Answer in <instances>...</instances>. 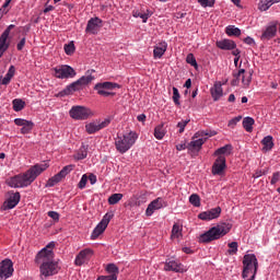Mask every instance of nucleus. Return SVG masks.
Instances as JSON below:
<instances>
[{"label":"nucleus","instance_id":"56","mask_svg":"<svg viewBox=\"0 0 280 280\" xmlns=\"http://www.w3.org/2000/svg\"><path fill=\"white\" fill-rule=\"evenodd\" d=\"M96 280H117L115 276H100Z\"/></svg>","mask_w":280,"mask_h":280},{"label":"nucleus","instance_id":"60","mask_svg":"<svg viewBox=\"0 0 280 280\" xmlns=\"http://www.w3.org/2000/svg\"><path fill=\"white\" fill-rule=\"evenodd\" d=\"M176 150H178V152H180L183 150H187V144H185V143L177 144Z\"/></svg>","mask_w":280,"mask_h":280},{"label":"nucleus","instance_id":"47","mask_svg":"<svg viewBox=\"0 0 280 280\" xmlns=\"http://www.w3.org/2000/svg\"><path fill=\"white\" fill-rule=\"evenodd\" d=\"M228 246L230 248L228 250L229 255H236L237 254V242L229 243Z\"/></svg>","mask_w":280,"mask_h":280},{"label":"nucleus","instance_id":"6","mask_svg":"<svg viewBox=\"0 0 280 280\" xmlns=\"http://www.w3.org/2000/svg\"><path fill=\"white\" fill-rule=\"evenodd\" d=\"M258 269L259 261L257 260V256L255 254H246L243 257V279H248V275H257Z\"/></svg>","mask_w":280,"mask_h":280},{"label":"nucleus","instance_id":"24","mask_svg":"<svg viewBox=\"0 0 280 280\" xmlns=\"http://www.w3.org/2000/svg\"><path fill=\"white\" fill-rule=\"evenodd\" d=\"M215 46L219 49H223L224 51H231L237 47V44H235L233 39H222V40H218L215 43Z\"/></svg>","mask_w":280,"mask_h":280},{"label":"nucleus","instance_id":"29","mask_svg":"<svg viewBox=\"0 0 280 280\" xmlns=\"http://www.w3.org/2000/svg\"><path fill=\"white\" fill-rule=\"evenodd\" d=\"M261 143L264 145L262 151L264 152H270L275 148V141L272 139V136H266L262 140Z\"/></svg>","mask_w":280,"mask_h":280},{"label":"nucleus","instance_id":"40","mask_svg":"<svg viewBox=\"0 0 280 280\" xmlns=\"http://www.w3.org/2000/svg\"><path fill=\"white\" fill-rule=\"evenodd\" d=\"M112 218H115V213H113V212H107V213L103 217V219H102V221L100 222V224L103 225V226H105V229H107L108 224L110 223V219H112Z\"/></svg>","mask_w":280,"mask_h":280},{"label":"nucleus","instance_id":"21","mask_svg":"<svg viewBox=\"0 0 280 280\" xmlns=\"http://www.w3.org/2000/svg\"><path fill=\"white\" fill-rule=\"evenodd\" d=\"M100 27H102V19L92 18L88 21L85 32L88 34H97V32H100Z\"/></svg>","mask_w":280,"mask_h":280},{"label":"nucleus","instance_id":"8","mask_svg":"<svg viewBox=\"0 0 280 280\" xmlns=\"http://www.w3.org/2000/svg\"><path fill=\"white\" fill-rule=\"evenodd\" d=\"M110 121H113V117L108 116L103 121L96 120L85 125V130L88 135H95V132H100V130L108 128V126H110Z\"/></svg>","mask_w":280,"mask_h":280},{"label":"nucleus","instance_id":"59","mask_svg":"<svg viewBox=\"0 0 280 280\" xmlns=\"http://www.w3.org/2000/svg\"><path fill=\"white\" fill-rule=\"evenodd\" d=\"M77 159L79 161H83V159H86V151H81V153H78Z\"/></svg>","mask_w":280,"mask_h":280},{"label":"nucleus","instance_id":"51","mask_svg":"<svg viewBox=\"0 0 280 280\" xmlns=\"http://www.w3.org/2000/svg\"><path fill=\"white\" fill-rule=\"evenodd\" d=\"M133 16L136 19H142V23H148V18L150 16V14L136 12V13H133Z\"/></svg>","mask_w":280,"mask_h":280},{"label":"nucleus","instance_id":"11","mask_svg":"<svg viewBox=\"0 0 280 280\" xmlns=\"http://www.w3.org/2000/svg\"><path fill=\"white\" fill-rule=\"evenodd\" d=\"M14 275V262L12 259L5 258L0 262V279H10Z\"/></svg>","mask_w":280,"mask_h":280},{"label":"nucleus","instance_id":"46","mask_svg":"<svg viewBox=\"0 0 280 280\" xmlns=\"http://www.w3.org/2000/svg\"><path fill=\"white\" fill-rule=\"evenodd\" d=\"M198 137H215V131H211L210 133L208 131H198L195 133L194 139H198Z\"/></svg>","mask_w":280,"mask_h":280},{"label":"nucleus","instance_id":"48","mask_svg":"<svg viewBox=\"0 0 280 280\" xmlns=\"http://www.w3.org/2000/svg\"><path fill=\"white\" fill-rule=\"evenodd\" d=\"M65 51L67 56H71V54L75 51V45L73 44V42L65 45Z\"/></svg>","mask_w":280,"mask_h":280},{"label":"nucleus","instance_id":"55","mask_svg":"<svg viewBox=\"0 0 280 280\" xmlns=\"http://www.w3.org/2000/svg\"><path fill=\"white\" fill-rule=\"evenodd\" d=\"M26 39L23 37L16 45L18 51H23V48L25 47Z\"/></svg>","mask_w":280,"mask_h":280},{"label":"nucleus","instance_id":"33","mask_svg":"<svg viewBox=\"0 0 280 280\" xmlns=\"http://www.w3.org/2000/svg\"><path fill=\"white\" fill-rule=\"evenodd\" d=\"M173 238L183 237V225L179 223H175L172 229V235Z\"/></svg>","mask_w":280,"mask_h":280},{"label":"nucleus","instance_id":"32","mask_svg":"<svg viewBox=\"0 0 280 280\" xmlns=\"http://www.w3.org/2000/svg\"><path fill=\"white\" fill-rule=\"evenodd\" d=\"M106 272H108L109 277H116L119 275V267L115 264H108L105 268Z\"/></svg>","mask_w":280,"mask_h":280},{"label":"nucleus","instance_id":"62","mask_svg":"<svg viewBox=\"0 0 280 280\" xmlns=\"http://www.w3.org/2000/svg\"><path fill=\"white\" fill-rule=\"evenodd\" d=\"M264 174H266V171H256V173L254 174V177L259 178V177L264 176Z\"/></svg>","mask_w":280,"mask_h":280},{"label":"nucleus","instance_id":"34","mask_svg":"<svg viewBox=\"0 0 280 280\" xmlns=\"http://www.w3.org/2000/svg\"><path fill=\"white\" fill-rule=\"evenodd\" d=\"M253 126H255V119L252 117H245L243 119V128L246 130V132H250L253 130Z\"/></svg>","mask_w":280,"mask_h":280},{"label":"nucleus","instance_id":"58","mask_svg":"<svg viewBox=\"0 0 280 280\" xmlns=\"http://www.w3.org/2000/svg\"><path fill=\"white\" fill-rule=\"evenodd\" d=\"M91 185H95V183H97V176L95 174H90V176L88 177Z\"/></svg>","mask_w":280,"mask_h":280},{"label":"nucleus","instance_id":"12","mask_svg":"<svg viewBox=\"0 0 280 280\" xmlns=\"http://www.w3.org/2000/svg\"><path fill=\"white\" fill-rule=\"evenodd\" d=\"M73 172V165L65 166L58 174L48 179L46 187H55L58 185L63 178H67L69 174Z\"/></svg>","mask_w":280,"mask_h":280},{"label":"nucleus","instance_id":"44","mask_svg":"<svg viewBox=\"0 0 280 280\" xmlns=\"http://www.w3.org/2000/svg\"><path fill=\"white\" fill-rule=\"evenodd\" d=\"M189 202L190 205H192V207H200V196H198L197 194H192L189 197Z\"/></svg>","mask_w":280,"mask_h":280},{"label":"nucleus","instance_id":"53","mask_svg":"<svg viewBox=\"0 0 280 280\" xmlns=\"http://www.w3.org/2000/svg\"><path fill=\"white\" fill-rule=\"evenodd\" d=\"M47 215L48 218H51V220H55V222H58V220H60V214L56 211H48Z\"/></svg>","mask_w":280,"mask_h":280},{"label":"nucleus","instance_id":"4","mask_svg":"<svg viewBox=\"0 0 280 280\" xmlns=\"http://www.w3.org/2000/svg\"><path fill=\"white\" fill-rule=\"evenodd\" d=\"M95 73V70H88L85 72V75L81 77L79 80L72 82L71 84L67 85L65 90L59 92V97H65L67 95H73L78 91H82L84 86L88 84H91L93 80H95V77L93 75Z\"/></svg>","mask_w":280,"mask_h":280},{"label":"nucleus","instance_id":"14","mask_svg":"<svg viewBox=\"0 0 280 280\" xmlns=\"http://www.w3.org/2000/svg\"><path fill=\"white\" fill-rule=\"evenodd\" d=\"M226 170V156L220 155L212 165L213 176H222Z\"/></svg>","mask_w":280,"mask_h":280},{"label":"nucleus","instance_id":"52","mask_svg":"<svg viewBox=\"0 0 280 280\" xmlns=\"http://www.w3.org/2000/svg\"><path fill=\"white\" fill-rule=\"evenodd\" d=\"M187 124H189V120H182L177 124V128H179L180 135H183V132H185V128L187 127Z\"/></svg>","mask_w":280,"mask_h":280},{"label":"nucleus","instance_id":"25","mask_svg":"<svg viewBox=\"0 0 280 280\" xmlns=\"http://www.w3.org/2000/svg\"><path fill=\"white\" fill-rule=\"evenodd\" d=\"M211 97L214 102H218L222 95H224V92L222 90V82H215L213 86L210 89Z\"/></svg>","mask_w":280,"mask_h":280},{"label":"nucleus","instance_id":"13","mask_svg":"<svg viewBox=\"0 0 280 280\" xmlns=\"http://www.w3.org/2000/svg\"><path fill=\"white\" fill-rule=\"evenodd\" d=\"M246 73L245 69H240L237 72H233V80H232V86H237L240 84V78L242 75V83L244 86H248L250 84V81L253 80V73L244 74Z\"/></svg>","mask_w":280,"mask_h":280},{"label":"nucleus","instance_id":"42","mask_svg":"<svg viewBox=\"0 0 280 280\" xmlns=\"http://www.w3.org/2000/svg\"><path fill=\"white\" fill-rule=\"evenodd\" d=\"M186 62L194 67L195 69H198V61H196V57L194 54H188L186 57Z\"/></svg>","mask_w":280,"mask_h":280},{"label":"nucleus","instance_id":"20","mask_svg":"<svg viewBox=\"0 0 280 280\" xmlns=\"http://www.w3.org/2000/svg\"><path fill=\"white\" fill-rule=\"evenodd\" d=\"M164 270L166 272H184L183 264H180L178 260H174L172 258L166 259L164 264Z\"/></svg>","mask_w":280,"mask_h":280},{"label":"nucleus","instance_id":"16","mask_svg":"<svg viewBox=\"0 0 280 280\" xmlns=\"http://www.w3.org/2000/svg\"><path fill=\"white\" fill-rule=\"evenodd\" d=\"M148 202V191L142 190L136 195H133L129 201L128 206L129 207H141V205H145Z\"/></svg>","mask_w":280,"mask_h":280},{"label":"nucleus","instance_id":"57","mask_svg":"<svg viewBox=\"0 0 280 280\" xmlns=\"http://www.w3.org/2000/svg\"><path fill=\"white\" fill-rule=\"evenodd\" d=\"M12 30H14V24H10L2 34H4L5 36H10V32H12Z\"/></svg>","mask_w":280,"mask_h":280},{"label":"nucleus","instance_id":"3","mask_svg":"<svg viewBox=\"0 0 280 280\" xmlns=\"http://www.w3.org/2000/svg\"><path fill=\"white\" fill-rule=\"evenodd\" d=\"M233 229V224L231 223H219L218 225L211 228L206 233L199 236V242L201 244H209V242H214V240H220V237H224L228 233Z\"/></svg>","mask_w":280,"mask_h":280},{"label":"nucleus","instance_id":"7","mask_svg":"<svg viewBox=\"0 0 280 280\" xmlns=\"http://www.w3.org/2000/svg\"><path fill=\"white\" fill-rule=\"evenodd\" d=\"M119 84L115 82H100L94 85V91L102 97H115L116 93L113 92L115 89H119Z\"/></svg>","mask_w":280,"mask_h":280},{"label":"nucleus","instance_id":"9","mask_svg":"<svg viewBox=\"0 0 280 280\" xmlns=\"http://www.w3.org/2000/svg\"><path fill=\"white\" fill-rule=\"evenodd\" d=\"M55 78L59 80H69V78H75L77 72L75 69L71 68V66L62 65L54 68Z\"/></svg>","mask_w":280,"mask_h":280},{"label":"nucleus","instance_id":"27","mask_svg":"<svg viewBox=\"0 0 280 280\" xmlns=\"http://www.w3.org/2000/svg\"><path fill=\"white\" fill-rule=\"evenodd\" d=\"M7 49H10V36L2 33L0 35V58H3Z\"/></svg>","mask_w":280,"mask_h":280},{"label":"nucleus","instance_id":"36","mask_svg":"<svg viewBox=\"0 0 280 280\" xmlns=\"http://www.w3.org/2000/svg\"><path fill=\"white\" fill-rule=\"evenodd\" d=\"M104 231H106V226L102 225V223H98L92 232V240H97V237H100Z\"/></svg>","mask_w":280,"mask_h":280},{"label":"nucleus","instance_id":"10","mask_svg":"<svg viewBox=\"0 0 280 280\" xmlns=\"http://www.w3.org/2000/svg\"><path fill=\"white\" fill-rule=\"evenodd\" d=\"M69 115L72 119L84 120L89 119V117H91L93 113L91 112V109L84 106H73L70 109Z\"/></svg>","mask_w":280,"mask_h":280},{"label":"nucleus","instance_id":"43","mask_svg":"<svg viewBox=\"0 0 280 280\" xmlns=\"http://www.w3.org/2000/svg\"><path fill=\"white\" fill-rule=\"evenodd\" d=\"M173 102L175 106H180V93L178 92V88H173Z\"/></svg>","mask_w":280,"mask_h":280},{"label":"nucleus","instance_id":"5","mask_svg":"<svg viewBox=\"0 0 280 280\" xmlns=\"http://www.w3.org/2000/svg\"><path fill=\"white\" fill-rule=\"evenodd\" d=\"M138 136L135 131H130L128 133H125L122 136H118L115 140V145L117 152L120 154H126L130 148L137 143Z\"/></svg>","mask_w":280,"mask_h":280},{"label":"nucleus","instance_id":"28","mask_svg":"<svg viewBox=\"0 0 280 280\" xmlns=\"http://www.w3.org/2000/svg\"><path fill=\"white\" fill-rule=\"evenodd\" d=\"M205 141H207V139L199 138L192 140L188 143L187 150H189V152H200L202 145H205Z\"/></svg>","mask_w":280,"mask_h":280},{"label":"nucleus","instance_id":"22","mask_svg":"<svg viewBox=\"0 0 280 280\" xmlns=\"http://www.w3.org/2000/svg\"><path fill=\"white\" fill-rule=\"evenodd\" d=\"M91 257H93V250L85 248L77 255L74 264L75 266H83L85 261L91 259Z\"/></svg>","mask_w":280,"mask_h":280},{"label":"nucleus","instance_id":"19","mask_svg":"<svg viewBox=\"0 0 280 280\" xmlns=\"http://www.w3.org/2000/svg\"><path fill=\"white\" fill-rule=\"evenodd\" d=\"M8 199L4 201L5 209H14L21 202V192L9 191Z\"/></svg>","mask_w":280,"mask_h":280},{"label":"nucleus","instance_id":"23","mask_svg":"<svg viewBox=\"0 0 280 280\" xmlns=\"http://www.w3.org/2000/svg\"><path fill=\"white\" fill-rule=\"evenodd\" d=\"M277 36V22L270 23L260 36V40H271Z\"/></svg>","mask_w":280,"mask_h":280},{"label":"nucleus","instance_id":"31","mask_svg":"<svg viewBox=\"0 0 280 280\" xmlns=\"http://www.w3.org/2000/svg\"><path fill=\"white\" fill-rule=\"evenodd\" d=\"M233 150V145L231 144H225L224 147L219 148L215 152H214V156H224V154H226V156H229V154H231V151Z\"/></svg>","mask_w":280,"mask_h":280},{"label":"nucleus","instance_id":"2","mask_svg":"<svg viewBox=\"0 0 280 280\" xmlns=\"http://www.w3.org/2000/svg\"><path fill=\"white\" fill-rule=\"evenodd\" d=\"M49 165L47 163L35 164L31 166L24 174L15 175L8 180L9 187H13L14 189L30 187L32 183H34L35 178H38L45 170H47Z\"/></svg>","mask_w":280,"mask_h":280},{"label":"nucleus","instance_id":"15","mask_svg":"<svg viewBox=\"0 0 280 280\" xmlns=\"http://www.w3.org/2000/svg\"><path fill=\"white\" fill-rule=\"evenodd\" d=\"M165 207H167V201H164L163 198L159 197L149 203L145 210V215L150 218L155 211Z\"/></svg>","mask_w":280,"mask_h":280},{"label":"nucleus","instance_id":"61","mask_svg":"<svg viewBox=\"0 0 280 280\" xmlns=\"http://www.w3.org/2000/svg\"><path fill=\"white\" fill-rule=\"evenodd\" d=\"M244 43H246V45H255V39H253V37H246Z\"/></svg>","mask_w":280,"mask_h":280},{"label":"nucleus","instance_id":"1","mask_svg":"<svg viewBox=\"0 0 280 280\" xmlns=\"http://www.w3.org/2000/svg\"><path fill=\"white\" fill-rule=\"evenodd\" d=\"M55 247L56 243L50 242L35 256V264L39 266V275L42 279L54 277V275L60 272V265H58V261L54 260Z\"/></svg>","mask_w":280,"mask_h":280},{"label":"nucleus","instance_id":"26","mask_svg":"<svg viewBox=\"0 0 280 280\" xmlns=\"http://www.w3.org/2000/svg\"><path fill=\"white\" fill-rule=\"evenodd\" d=\"M167 51V44L165 42L159 43L153 49V58L161 59Z\"/></svg>","mask_w":280,"mask_h":280},{"label":"nucleus","instance_id":"30","mask_svg":"<svg viewBox=\"0 0 280 280\" xmlns=\"http://www.w3.org/2000/svg\"><path fill=\"white\" fill-rule=\"evenodd\" d=\"M16 73V68H14V66H10L7 74L4 75V78L1 81V84L8 85L10 84V82L12 81V79L14 78V74Z\"/></svg>","mask_w":280,"mask_h":280},{"label":"nucleus","instance_id":"38","mask_svg":"<svg viewBox=\"0 0 280 280\" xmlns=\"http://www.w3.org/2000/svg\"><path fill=\"white\" fill-rule=\"evenodd\" d=\"M165 132L166 131H165L164 125L163 124L158 125L154 129L155 139H159V140L163 139V137H165Z\"/></svg>","mask_w":280,"mask_h":280},{"label":"nucleus","instance_id":"64","mask_svg":"<svg viewBox=\"0 0 280 280\" xmlns=\"http://www.w3.org/2000/svg\"><path fill=\"white\" fill-rule=\"evenodd\" d=\"M184 86H185L186 89H191V79H188V80L185 82Z\"/></svg>","mask_w":280,"mask_h":280},{"label":"nucleus","instance_id":"63","mask_svg":"<svg viewBox=\"0 0 280 280\" xmlns=\"http://www.w3.org/2000/svg\"><path fill=\"white\" fill-rule=\"evenodd\" d=\"M137 119L138 121H142V122L145 121V114L138 115Z\"/></svg>","mask_w":280,"mask_h":280},{"label":"nucleus","instance_id":"50","mask_svg":"<svg viewBox=\"0 0 280 280\" xmlns=\"http://www.w3.org/2000/svg\"><path fill=\"white\" fill-rule=\"evenodd\" d=\"M86 183H89V176H86V174H84V175H82V177L78 184L79 189H84V187H86Z\"/></svg>","mask_w":280,"mask_h":280},{"label":"nucleus","instance_id":"45","mask_svg":"<svg viewBox=\"0 0 280 280\" xmlns=\"http://www.w3.org/2000/svg\"><path fill=\"white\" fill-rule=\"evenodd\" d=\"M201 8H213L215 0H197Z\"/></svg>","mask_w":280,"mask_h":280},{"label":"nucleus","instance_id":"17","mask_svg":"<svg viewBox=\"0 0 280 280\" xmlns=\"http://www.w3.org/2000/svg\"><path fill=\"white\" fill-rule=\"evenodd\" d=\"M221 213H222V208L217 207V208H212L210 210L199 213L198 218H199V220L210 221V220H215V219L220 218Z\"/></svg>","mask_w":280,"mask_h":280},{"label":"nucleus","instance_id":"54","mask_svg":"<svg viewBox=\"0 0 280 280\" xmlns=\"http://www.w3.org/2000/svg\"><path fill=\"white\" fill-rule=\"evenodd\" d=\"M279 180H280V173L279 172L273 173L270 182L271 185H277Z\"/></svg>","mask_w":280,"mask_h":280},{"label":"nucleus","instance_id":"41","mask_svg":"<svg viewBox=\"0 0 280 280\" xmlns=\"http://www.w3.org/2000/svg\"><path fill=\"white\" fill-rule=\"evenodd\" d=\"M121 198H124L122 194H113L108 198V205H117V202H119V200H121Z\"/></svg>","mask_w":280,"mask_h":280},{"label":"nucleus","instance_id":"49","mask_svg":"<svg viewBox=\"0 0 280 280\" xmlns=\"http://www.w3.org/2000/svg\"><path fill=\"white\" fill-rule=\"evenodd\" d=\"M240 121H242V116H236L229 121L228 126L229 128H235Z\"/></svg>","mask_w":280,"mask_h":280},{"label":"nucleus","instance_id":"37","mask_svg":"<svg viewBox=\"0 0 280 280\" xmlns=\"http://www.w3.org/2000/svg\"><path fill=\"white\" fill-rule=\"evenodd\" d=\"M225 34H228V36H241L242 30L235 27L234 25H229L225 28Z\"/></svg>","mask_w":280,"mask_h":280},{"label":"nucleus","instance_id":"35","mask_svg":"<svg viewBox=\"0 0 280 280\" xmlns=\"http://www.w3.org/2000/svg\"><path fill=\"white\" fill-rule=\"evenodd\" d=\"M12 104H13V110H15V113H21V110L25 108V102L21 98H14L12 101Z\"/></svg>","mask_w":280,"mask_h":280},{"label":"nucleus","instance_id":"39","mask_svg":"<svg viewBox=\"0 0 280 280\" xmlns=\"http://www.w3.org/2000/svg\"><path fill=\"white\" fill-rule=\"evenodd\" d=\"M273 3H277L275 0H260L258 8L261 12H266Z\"/></svg>","mask_w":280,"mask_h":280},{"label":"nucleus","instance_id":"18","mask_svg":"<svg viewBox=\"0 0 280 280\" xmlns=\"http://www.w3.org/2000/svg\"><path fill=\"white\" fill-rule=\"evenodd\" d=\"M15 126H20L21 128V133L22 135H30L32 130H34V122L32 120H25L23 118H15L14 119Z\"/></svg>","mask_w":280,"mask_h":280}]
</instances>
